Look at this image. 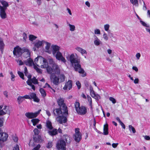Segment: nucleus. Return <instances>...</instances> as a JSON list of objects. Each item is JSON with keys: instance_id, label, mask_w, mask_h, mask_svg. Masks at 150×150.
Here are the masks:
<instances>
[{"instance_id": "22", "label": "nucleus", "mask_w": 150, "mask_h": 150, "mask_svg": "<svg viewBox=\"0 0 150 150\" xmlns=\"http://www.w3.org/2000/svg\"><path fill=\"white\" fill-rule=\"evenodd\" d=\"M108 124L105 125H104L103 132V134L104 135H108Z\"/></svg>"}, {"instance_id": "49", "label": "nucleus", "mask_w": 150, "mask_h": 150, "mask_svg": "<svg viewBox=\"0 0 150 150\" xmlns=\"http://www.w3.org/2000/svg\"><path fill=\"white\" fill-rule=\"evenodd\" d=\"M109 27L110 25L109 24H107L104 25V29L106 31H108V30H109Z\"/></svg>"}, {"instance_id": "42", "label": "nucleus", "mask_w": 150, "mask_h": 150, "mask_svg": "<svg viewBox=\"0 0 150 150\" xmlns=\"http://www.w3.org/2000/svg\"><path fill=\"white\" fill-rule=\"evenodd\" d=\"M129 130L130 131L131 130L132 131L133 133H135L136 132V130L131 125H129Z\"/></svg>"}, {"instance_id": "59", "label": "nucleus", "mask_w": 150, "mask_h": 150, "mask_svg": "<svg viewBox=\"0 0 150 150\" xmlns=\"http://www.w3.org/2000/svg\"><path fill=\"white\" fill-rule=\"evenodd\" d=\"M16 61L18 64L19 65H22L23 64V62L21 60H16Z\"/></svg>"}, {"instance_id": "26", "label": "nucleus", "mask_w": 150, "mask_h": 150, "mask_svg": "<svg viewBox=\"0 0 150 150\" xmlns=\"http://www.w3.org/2000/svg\"><path fill=\"white\" fill-rule=\"evenodd\" d=\"M59 81V83L63 82L65 80V76L63 74L60 75L58 76Z\"/></svg>"}, {"instance_id": "4", "label": "nucleus", "mask_w": 150, "mask_h": 150, "mask_svg": "<svg viewBox=\"0 0 150 150\" xmlns=\"http://www.w3.org/2000/svg\"><path fill=\"white\" fill-rule=\"evenodd\" d=\"M47 71L48 73L50 74L52 73L58 74L60 73V71L59 67L56 64H53L52 65V68L48 66Z\"/></svg>"}, {"instance_id": "46", "label": "nucleus", "mask_w": 150, "mask_h": 150, "mask_svg": "<svg viewBox=\"0 0 150 150\" xmlns=\"http://www.w3.org/2000/svg\"><path fill=\"white\" fill-rule=\"evenodd\" d=\"M29 38L30 40L33 41L35 40L36 38V37L33 35H29Z\"/></svg>"}, {"instance_id": "7", "label": "nucleus", "mask_w": 150, "mask_h": 150, "mask_svg": "<svg viewBox=\"0 0 150 150\" xmlns=\"http://www.w3.org/2000/svg\"><path fill=\"white\" fill-rule=\"evenodd\" d=\"M13 54L17 57H19L23 53L22 48L18 46L14 48L13 51Z\"/></svg>"}, {"instance_id": "18", "label": "nucleus", "mask_w": 150, "mask_h": 150, "mask_svg": "<svg viewBox=\"0 0 150 150\" xmlns=\"http://www.w3.org/2000/svg\"><path fill=\"white\" fill-rule=\"evenodd\" d=\"M30 99H33L34 101L36 102H39L40 99L36 96V94L34 93H30Z\"/></svg>"}, {"instance_id": "55", "label": "nucleus", "mask_w": 150, "mask_h": 150, "mask_svg": "<svg viewBox=\"0 0 150 150\" xmlns=\"http://www.w3.org/2000/svg\"><path fill=\"white\" fill-rule=\"evenodd\" d=\"M103 38L106 40H108V37L107 34L104 33L103 35Z\"/></svg>"}, {"instance_id": "19", "label": "nucleus", "mask_w": 150, "mask_h": 150, "mask_svg": "<svg viewBox=\"0 0 150 150\" xmlns=\"http://www.w3.org/2000/svg\"><path fill=\"white\" fill-rule=\"evenodd\" d=\"M8 137V134L5 132L3 133L0 135V140L4 142L7 140Z\"/></svg>"}, {"instance_id": "23", "label": "nucleus", "mask_w": 150, "mask_h": 150, "mask_svg": "<svg viewBox=\"0 0 150 150\" xmlns=\"http://www.w3.org/2000/svg\"><path fill=\"white\" fill-rule=\"evenodd\" d=\"M76 71H78L79 73L82 74L81 76L82 77H84L86 76V74L84 72V70L81 68V66L80 68H78L77 70H75Z\"/></svg>"}, {"instance_id": "36", "label": "nucleus", "mask_w": 150, "mask_h": 150, "mask_svg": "<svg viewBox=\"0 0 150 150\" xmlns=\"http://www.w3.org/2000/svg\"><path fill=\"white\" fill-rule=\"evenodd\" d=\"M1 2L3 6L2 7L4 8H6L8 6V4L6 1H1Z\"/></svg>"}, {"instance_id": "61", "label": "nucleus", "mask_w": 150, "mask_h": 150, "mask_svg": "<svg viewBox=\"0 0 150 150\" xmlns=\"http://www.w3.org/2000/svg\"><path fill=\"white\" fill-rule=\"evenodd\" d=\"M40 147V145L39 144H38V145H37L36 147L34 148V149H32V150H38L39 149Z\"/></svg>"}, {"instance_id": "40", "label": "nucleus", "mask_w": 150, "mask_h": 150, "mask_svg": "<svg viewBox=\"0 0 150 150\" xmlns=\"http://www.w3.org/2000/svg\"><path fill=\"white\" fill-rule=\"evenodd\" d=\"M64 139L67 143L70 142V137L67 135H64Z\"/></svg>"}, {"instance_id": "58", "label": "nucleus", "mask_w": 150, "mask_h": 150, "mask_svg": "<svg viewBox=\"0 0 150 150\" xmlns=\"http://www.w3.org/2000/svg\"><path fill=\"white\" fill-rule=\"evenodd\" d=\"M76 84L78 87L79 89L81 87V84L79 81H77L76 83Z\"/></svg>"}, {"instance_id": "13", "label": "nucleus", "mask_w": 150, "mask_h": 150, "mask_svg": "<svg viewBox=\"0 0 150 150\" xmlns=\"http://www.w3.org/2000/svg\"><path fill=\"white\" fill-rule=\"evenodd\" d=\"M23 55L25 58H27L30 56V53L29 49L27 47H24L22 48Z\"/></svg>"}, {"instance_id": "2", "label": "nucleus", "mask_w": 150, "mask_h": 150, "mask_svg": "<svg viewBox=\"0 0 150 150\" xmlns=\"http://www.w3.org/2000/svg\"><path fill=\"white\" fill-rule=\"evenodd\" d=\"M69 59L73 67H74L75 70H77L78 68H80V60L75 58L74 54H72L70 55Z\"/></svg>"}, {"instance_id": "41", "label": "nucleus", "mask_w": 150, "mask_h": 150, "mask_svg": "<svg viewBox=\"0 0 150 150\" xmlns=\"http://www.w3.org/2000/svg\"><path fill=\"white\" fill-rule=\"evenodd\" d=\"M33 67L34 68L35 70L36 71L39 73H41V70L39 68L37 67L34 64Z\"/></svg>"}, {"instance_id": "54", "label": "nucleus", "mask_w": 150, "mask_h": 150, "mask_svg": "<svg viewBox=\"0 0 150 150\" xmlns=\"http://www.w3.org/2000/svg\"><path fill=\"white\" fill-rule=\"evenodd\" d=\"M94 33L95 34H100V30L98 29H95L94 30Z\"/></svg>"}, {"instance_id": "3", "label": "nucleus", "mask_w": 150, "mask_h": 150, "mask_svg": "<svg viewBox=\"0 0 150 150\" xmlns=\"http://www.w3.org/2000/svg\"><path fill=\"white\" fill-rule=\"evenodd\" d=\"M74 105L76 111L79 115H84L86 113L87 111V108L84 106L80 107V103L79 102H76Z\"/></svg>"}, {"instance_id": "11", "label": "nucleus", "mask_w": 150, "mask_h": 150, "mask_svg": "<svg viewBox=\"0 0 150 150\" xmlns=\"http://www.w3.org/2000/svg\"><path fill=\"white\" fill-rule=\"evenodd\" d=\"M6 8L0 6V16L2 19H4L6 18V14L5 12Z\"/></svg>"}, {"instance_id": "6", "label": "nucleus", "mask_w": 150, "mask_h": 150, "mask_svg": "<svg viewBox=\"0 0 150 150\" xmlns=\"http://www.w3.org/2000/svg\"><path fill=\"white\" fill-rule=\"evenodd\" d=\"M75 134L74 137L75 141L77 142H79L81 139L82 134L80 132L79 129V128H76L75 129Z\"/></svg>"}, {"instance_id": "28", "label": "nucleus", "mask_w": 150, "mask_h": 150, "mask_svg": "<svg viewBox=\"0 0 150 150\" xmlns=\"http://www.w3.org/2000/svg\"><path fill=\"white\" fill-rule=\"evenodd\" d=\"M48 133L51 135H55L57 133V129H54L52 131H49Z\"/></svg>"}, {"instance_id": "43", "label": "nucleus", "mask_w": 150, "mask_h": 150, "mask_svg": "<svg viewBox=\"0 0 150 150\" xmlns=\"http://www.w3.org/2000/svg\"><path fill=\"white\" fill-rule=\"evenodd\" d=\"M18 74L19 76L21 79H23V80L24 79V74L23 73H22L21 71H18Z\"/></svg>"}, {"instance_id": "24", "label": "nucleus", "mask_w": 150, "mask_h": 150, "mask_svg": "<svg viewBox=\"0 0 150 150\" xmlns=\"http://www.w3.org/2000/svg\"><path fill=\"white\" fill-rule=\"evenodd\" d=\"M94 38L95 39V40L94 41V44L96 46L99 45L101 43L100 41L96 35L94 36Z\"/></svg>"}, {"instance_id": "45", "label": "nucleus", "mask_w": 150, "mask_h": 150, "mask_svg": "<svg viewBox=\"0 0 150 150\" xmlns=\"http://www.w3.org/2000/svg\"><path fill=\"white\" fill-rule=\"evenodd\" d=\"M140 23L143 26L146 27H149V25L147 24H146V23H145L144 21H142L141 20L140 21Z\"/></svg>"}, {"instance_id": "57", "label": "nucleus", "mask_w": 150, "mask_h": 150, "mask_svg": "<svg viewBox=\"0 0 150 150\" xmlns=\"http://www.w3.org/2000/svg\"><path fill=\"white\" fill-rule=\"evenodd\" d=\"M4 119L0 118V127L3 126L4 124Z\"/></svg>"}, {"instance_id": "47", "label": "nucleus", "mask_w": 150, "mask_h": 150, "mask_svg": "<svg viewBox=\"0 0 150 150\" xmlns=\"http://www.w3.org/2000/svg\"><path fill=\"white\" fill-rule=\"evenodd\" d=\"M10 74L11 75V80L12 81H15L14 78L15 77V75L13 74L12 71L11 72Z\"/></svg>"}, {"instance_id": "1", "label": "nucleus", "mask_w": 150, "mask_h": 150, "mask_svg": "<svg viewBox=\"0 0 150 150\" xmlns=\"http://www.w3.org/2000/svg\"><path fill=\"white\" fill-rule=\"evenodd\" d=\"M35 62L36 65L41 68H47L48 63L46 60L41 56H38L35 59Z\"/></svg>"}, {"instance_id": "35", "label": "nucleus", "mask_w": 150, "mask_h": 150, "mask_svg": "<svg viewBox=\"0 0 150 150\" xmlns=\"http://www.w3.org/2000/svg\"><path fill=\"white\" fill-rule=\"evenodd\" d=\"M31 121L33 123V125L35 126L39 122V120L38 119H33L31 120Z\"/></svg>"}, {"instance_id": "52", "label": "nucleus", "mask_w": 150, "mask_h": 150, "mask_svg": "<svg viewBox=\"0 0 150 150\" xmlns=\"http://www.w3.org/2000/svg\"><path fill=\"white\" fill-rule=\"evenodd\" d=\"M52 143L51 142H49L47 145V147L50 148L52 147Z\"/></svg>"}, {"instance_id": "64", "label": "nucleus", "mask_w": 150, "mask_h": 150, "mask_svg": "<svg viewBox=\"0 0 150 150\" xmlns=\"http://www.w3.org/2000/svg\"><path fill=\"white\" fill-rule=\"evenodd\" d=\"M19 146L18 145H17L16 146L14 147L13 150H19Z\"/></svg>"}, {"instance_id": "15", "label": "nucleus", "mask_w": 150, "mask_h": 150, "mask_svg": "<svg viewBox=\"0 0 150 150\" xmlns=\"http://www.w3.org/2000/svg\"><path fill=\"white\" fill-rule=\"evenodd\" d=\"M66 143L64 141L62 140L58 142L57 144V147L59 149L60 148L64 147L66 146Z\"/></svg>"}, {"instance_id": "12", "label": "nucleus", "mask_w": 150, "mask_h": 150, "mask_svg": "<svg viewBox=\"0 0 150 150\" xmlns=\"http://www.w3.org/2000/svg\"><path fill=\"white\" fill-rule=\"evenodd\" d=\"M57 120L59 123L62 124L67 122V119L66 116H59L57 117Z\"/></svg>"}, {"instance_id": "31", "label": "nucleus", "mask_w": 150, "mask_h": 150, "mask_svg": "<svg viewBox=\"0 0 150 150\" xmlns=\"http://www.w3.org/2000/svg\"><path fill=\"white\" fill-rule=\"evenodd\" d=\"M7 113L9 114V110H6V111H4L3 110H0V115H5Z\"/></svg>"}, {"instance_id": "51", "label": "nucleus", "mask_w": 150, "mask_h": 150, "mask_svg": "<svg viewBox=\"0 0 150 150\" xmlns=\"http://www.w3.org/2000/svg\"><path fill=\"white\" fill-rule=\"evenodd\" d=\"M46 45L45 46V49L47 50H48L50 48V44L48 42H46Z\"/></svg>"}, {"instance_id": "30", "label": "nucleus", "mask_w": 150, "mask_h": 150, "mask_svg": "<svg viewBox=\"0 0 150 150\" xmlns=\"http://www.w3.org/2000/svg\"><path fill=\"white\" fill-rule=\"evenodd\" d=\"M46 127L50 129H52L53 128V127L52 126V123L49 120H47L46 121Z\"/></svg>"}, {"instance_id": "48", "label": "nucleus", "mask_w": 150, "mask_h": 150, "mask_svg": "<svg viewBox=\"0 0 150 150\" xmlns=\"http://www.w3.org/2000/svg\"><path fill=\"white\" fill-rule=\"evenodd\" d=\"M109 100L111 101L112 103L113 104H115L116 103V101L115 99L112 97H110L109 98Z\"/></svg>"}, {"instance_id": "33", "label": "nucleus", "mask_w": 150, "mask_h": 150, "mask_svg": "<svg viewBox=\"0 0 150 150\" xmlns=\"http://www.w3.org/2000/svg\"><path fill=\"white\" fill-rule=\"evenodd\" d=\"M130 2L134 5L138 6L139 5L138 0H130Z\"/></svg>"}, {"instance_id": "39", "label": "nucleus", "mask_w": 150, "mask_h": 150, "mask_svg": "<svg viewBox=\"0 0 150 150\" xmlns=\"http://www.w3.org/2000/svg\"><path fill=\"white\" fill-rule=\"evenodd\" d=\"M42 42L40 41H38V42H36L35 44V46L37 48H38L42 46Z\"/></svg>"}, {"instance_id": "63", "label": "nucleus", "mask_w": 150, "mask_h": 150, "mask_svg": "<svg viewBox=\"0 0 150 150\" xmlns=\"http://www.w3.org/2000/svg\"><path fill=\"white\" fill-rule=\"evenodd\" d=\"M136 57L137 59H139L141 57V54L140 53H137L136 55Z\"/></svg>"}, {"instance_id": "20", "label": "nucleus", "mask_w": 150, "mask_h": 150, "mask_svg": "<svg viewBox=\"0 0 150 150\" xmlns=\"http://www.w3.org/2000/svg\"><path fill=\"white\" fill-rule=\"evenodd\" d=\"M25 64L26 65L29 66H32L34 64L33 61L30 58H29L24 61Z\"/></svg>"}, {"instance_id": "37", "label": "nucleus", "mask_w": 150, "mask_h": 150, "mask_svg": "<svg viewBox=\"0 0 150 150\" xmlns=\"http://www.w3.org/2000/svg\"><path fill=\"white\" fill-rule=\"evenodd\" d=\"M68 25L69 27L70 30L71 31H74L75 30V27L74 25L69 23Z\"/></svg>"}, {"instance_id": "34", "label": "nucleus", "mask_w": 150, "mask_h": 150, "mask_svg": "<svg viewBox=\"0 0 150 150\" xmlns=\"http://www.w3.org/2000/svg\"><path fill=\"white\" fill-rule=\"evenodd\" d=\"M24 100L23 96H19L17 98L18 103L20 104Z\"/></svg>"}, {"instance_id": "17", "label": "nucleus", "mask_w": 150, "mask_h": 150, "mask_svg": "<svg viewBox=\"0 0 150 150\" xmlns=\"http://www.w3.org/2000/svg\"><path fill=\"white\" fill-rule=\"evenodd\" d=\"M72 81L71 80H69L66 83L64 87L63 88L64 90H67V89L70 90L72 88Z\"/></svg>"}, {"instance_id": "38", "label": "nucleus", "mask_w": 150, "mask_h": 150, "mask_svg": "<svg viewBox=\"0 0 150 150\" xmlns=\"http://www.w3.org/2000/svg\"><path fill=\"white\" fill-rule=\"evenodd\" d=\"M27 84L31 87L32 89L34 90H35V87L34 85H33L31 82L29 80H28L26 82Z\"/></svg>"}, {"instance_id": "56", "label": "nucleus", "mask_w": 150, "mask_h": 150, "mask_svg": "<svg viewBox=\"0 0 150 150\" xmlns=\"http://www.w3.org/2000/svg\"><path fill=\"white\" fill-rule=\"evenodd\" d=\"M48 61L49 63V64H52L53 65L54 64H56L54 62L53 59H48Z\"/></svg>"}, {"instance_id": "8", "label": "nucleus", "mask_w": 150, "mask_h": 150, "mask_svg": "<svg viewBox=\"0 0 150 150\" xmlns=\"http://www.w3.org/2000/svg\"><path fill=\"white\" fill-rule=\"evenodd\" d=\"M50 79L54 84L57 85L59 84L58 77L54 74L52 73L51 74Z\"/></svg>"}, {"instance_id": "50", "label": "nucleus", "mask_w": 150, "mask_h": 150, "mask_svg": "<svg viewBox=\"0 0 150 150\" xmlns=\"http://www.w3.org/2000/svg\"><path fill=\"white\" fill-rule=\"evenodd\" d=\"M33 132H34L35 134V135H37V136H38V135L39 133V132L37 128L33 130Z\"/></svg>"}, {"instance_id": "25", "label": "nucleus", "mask_w": 150, "mask_h": 150, "mask_svg": "<svg viewBox=\"0 0 150 150\" xmlns=\"http://www.w3.org/2000/svg\"><path fill=\"white\" fill-rule=\"evenodd\" d=\"M76 49L78 52L81 53L82 54H87V52L86 50L81 47H77L76 48Z\"/></svg>"}, {"instance_id": "9", "label": "nucleus", "mask_w": 150, "mask_h": 150, "mask_svg": "<svg viewBox=\"0 0 150 150\" xmlns=\"http://www.w3.org/2000/svg\"><path fill=\"white\" fill-rule=\"evenodd\" d=\"M54 55H55V57L57 60H60L64 63L66 62V59L63 57L62 53L59 51H57Z\"/></svg>"}, {"instance_id": "44", "label": "nucleus", "mask_w": 150, "mask_h": 150, "mask_svg": "<svg viewBox=\"0 0 150 150\" xmlns=\"http://www.w3.org/2000/svg\"><path fill=\"white\" fill-rule=\"evenodd\" d=\"M87 99L90 105L91 106V108H92V99L91 97L89 96H87Z\"/></svg>"}, {"instance_id": "27", "label": "nucleus", "mask_w": 150, "mask_h": 150, "mask_svg": "<svg viewBox=\"0 0 150 150\" xmlns=\"http://www.w3.org/2000/svg\"><path fill=\"white\" fill-rule=\"evenodd\" d=\"M4 44L2 39L0 38V49L2 53H3Z\"/></svg>"}, {"instance_id": "32", "label": "nucleus", "mask_w": 150, "mask_h": 150, "mask_svg": "<svg viewBox=\"0 0 150 150\" xmlns=\"http://www.w3.org/2000/svg\"><path fill=\"white\" fill-rule=\"evenodd\" d=\"M40 92L42 96L44 97H45L46 96V93L44 90V89H43V88H40Z\"/></svg>"}, {"instance_id": "21", "label": "nucleus", "mask_w": 150, "mask_h": 150, "mask_svg": "<svg viewBox=\"0 0 150 150\" xmlns=\"http://www.w3.org/2000/svg\"><path fill=\"white\" fill-rule=\"evenodd\" d=\"M52 54L53 55L56 54L57 51H59L60 47L56 45H52Z\"/></svg>"}, {"instance_id": "53", "label": "nucleus", "mask_w": 150, "mask_h": 150, "mask_svg": "<svg viewBox=\"0 0 150 150\" xmlns=\"http://www.w3.org/2000/svg\"><path fill=\"white\" fill-rule=\"evenodd\" d=\"M12 138L15 142H16L18 141V138L16 135H13Z\"/></svg>"}, {"instance_id": "14", "label": "nucleus", "mask_w": 150, "mask_h": 150, "mask_svg": "<svg viewBox=\"0 0 150 150\" xmlns=\"http://www.w3.org/2000/svg\"><path fill=\"white\" fill-rule=\"evenodd\" d=\"M63 110H62V109L59 108L56 109L54 110V113L55 115L57 116L61 114H62V115H68V113L66 114V112H63Z\"/></svg>"}, {"instance_id": "5", "label": "nucleus", "mask_w": 150, "mask_h": 150, "mask_svg": "<svg viewBox=\"0 0 150 150\" xmlns=\"http://www.w3.org/2000/svg\"><path fill=\"white\" fill-rule=\"evenodd\" d=\"M64 102V99L62 98H60L57 100L58 104L60 106L61 109L64 111V113L66 112V114H67L68 113L67 108Z\"/></svg>"}, {"instance_id": "62", "label": "nucleus", "mask_w": 150, "mask_h": 150, "mask_svg": "<svg viewBox=\"0 0 150 150\" xmlns=\"http://www.w3.org/2000/svg\"><path fill=\"white\" fill-rule=\"evenodd\" d=\"M46 87H48L50 89H52V88L50 86L49 84L48 83H46L44 86L43 87L44 88H45Z\"/></svg>"}, {"instance_id": "29", "label": "nucleus", "mask_w": 150, "mask_h": 150, "mask_svg": "<svg viewBox=\"0 0 150 150\" xmlns=\"http://www.w3.org/2000/svg\"><path fill=\"white\" fill-rule=\"evenodd\" d=\"M28 80H29L32 83H33L34 84H38V82L37 79H36L35 77H34L32 79H28Z\"/></svg>"}, {"instance_id": "60", "label": "nucleus", "mask_w": 150, "mask_h": 150, "mask_svg": "<svg viewBox=\"0 0 150 150\" xmlns=\"http://www.w3.org/2000/svg\"><path fill=\"white\" fill-rule=\"evenodd\" d=\"M24 73L25 76H27L28 74L27 69L26 67H25L24 68Z\"/></svg>"}, {"instance_id": "16", "label": "nucleus", "mask_w": 150, "mask_h": 150, "mask_svg": "<svg viewBox=\"0 0 150 150\" xmlns=\"http://www.w3.org/2000/svg\"><path fill=\"white\" fill-rule=\"evenodd\" d=\"M90 95L93 98H94L96 100H98L100 98V96L98 94H96L94 91L93 90V88L92 87L90 88Z\"/></svg>"}, {"instance_id": "10", "label": "nucleus", "mask_w": 150, "mask_h": 150, "mask_svg": "<svg viewBox=\"0 0 150 150\" xmlns=\"http://www.w3.org/2000/svg\"><path fill=\"white\" fill-rule=\"evenodd\" d=\"M41 111V110H39L37 112L35 113L33 112H27L25 114V115L29 119H32L36 117L39 114L40 112Z\"/></svg>"}]
</instances>
